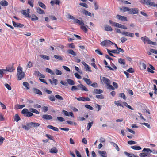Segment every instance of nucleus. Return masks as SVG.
Listing matches in <instances>:
<instances>
[{
    "label": "nucleus",
    "instance_id": "nucleus-11",
    "mask_svg": "<svg viewBox=\"0 0 157 157\" xmlns=\"http://www.w3.org/2000/svg\"><path fill=\"white\" fill-rule=\"evenodd\" d=\"M34 74L35 75H37V76L39 77L40 78H44L45 77V76L44 75L40 73L38 71H35L34 72Z\"/></svg>",
    "mask_w": 157,
    "mask_h": 157
},
{
    "label": "nucleus",
    "instance_id": "nucleus-26",
    "mask_svg": "<svg viewBox=\"0 0 157 157\" xmlns=\"http://www.w3.org/2000/svg\"><path fill=\"white\" fill-rule=\"evenodd\" d=\"M82 10L83 13L86 15L91 16V14L90 12L86 10L85 9L83 10Z\"/></svg>",
    "mask_w": 157,
    "mask_h": 157
},
{
    "label": "nucleus",
    "instance_id": "nucleus-63",
    "mask_svg": "<svg viewBox=\"0 0 157 157\" xmlns=\"http://www.w3.org/2000/svg\"><path fill=\"white\" fill-rule=\"evenodd\" d=\"M129 33L127 32L124 31L123 32L121 33V34L123 35H124L127 36H128L129 35V33Z\"/></svg>",
    "mask_w": 157,
    "mask_h": 157
},
{
    "label": "nucleus",
    "instance_id": "nucleus-40",
    "mask_svg": "<svg viewBox=\"0 0 157 157\" xmlns=\"http://www.w3.org/2000/svg\"><path fill=\"white\" fill-rule=\"evenodd\" d=\"M38 19V17L34 14L32 15L31 20L32 21L37 20Z\"/></svg>",
    "mask_w": 157,
    "mask_h": 157
},
{
    "label": "nucleus",
    "instance_id": "nucleus-19",
    "mask_svg": "<svg viewBox=\"0 0 157 157\" xmlns=\"http://www.w3.org/2000/svg\"><path fill=\"white\" fill-rule=\"evenodd\" d=\"M86 27H88V26L86 25H82L81 26V29L83 30L85 33H86L88 31V29L86 28Z\"/></svg>",
    "mask_w": 157,
    "mask_h": 157
},
{
    "label": "nucleus",
    "instance_id": "nucleus-46",
    "mask_svg": "<svg viewBox=\"0 0 157 157\" xmlns=\"http://www.w3.org/2000/svg\"><path fill=\"white\" fill-rule=\"evenodd\" d=\"M107 88L109 90H115V88L113 86L110 85V84H108L107 85Z\"/></svg>",
    "mask_w": 157,
    "mask_h": 157
},
{
    "label": "nucleus",
    "instance_id": "nucleus-50",
    "mask_svg": "<svg viewBox=\"0 0 157 157\" xmlns=\"http://www.w3.org/2000/svg\"><path fill=\"white\" fill-rule=\"evenodd\" d=\"M55 97L56 98L59 100H63V98L61 96L58 94L55 95Z\"/></svg>",
    "mask_w": 157,
    "mask_h": 157
},
{
    "label": "nucleus",
    "instance_id": "nucleus-30",
    "mask_svg": "<svg viewBox=\"0 0 157 157\" xmlns=\"http://www.w3.org/2000/svg\"><path fill=\"white\" fill-rule=\"evenodd\" d=\"M67 52L68 53L73 56H76L77 55L76 53L72 49H69L67 50Z\"/></svg>",
    "mask_w": 157,
    "mask_h": 157
},
{
    "label": "nucleus",
    "instance_id": "nucleus-5",
    "mask_svg": "<svg viewBox=\"0 0 157 157\" xmlns=\"http://www.w3.org/2000/svg\"><path fill=\"white\" fill-rule=\"evenodd\" d=\"M139 10L135 8H130V11L128 12L129 14H137L138 13Z\"/></svg>",
    "mask_w": 157,
    "mask_h": 157
},
{
    "label": "nucleus",
    "instance_id": "nucleus-57",
    "mask_svg": "<svg viewBox=\"0 0 157 157\" xmlns=\"http://www.w3.org/2000/svg\"><path fill=\"white\" fill-rule=\"evenodd\" d=\"M79 5L86 8H88V5L85 3H80Z\"/></svg>",
    "mask_w": 157,
    "mask_h": 157
},
{
    "label": "nucleus",
    "instance_id": "nucleus-44",
    "mask_svg": "<svg viewBox=\"0 0 157 157\" xmlns=\"http://www.w3.org/2000/svg\"><path fill=\"white\" fill-rule=\"evenodd\" d=\"M111 144L113 145L114 147H115L116 149H117L118 151H119V148L118 145L116 144L114 142H111Z\"/></svg>",
    "mask_w": 157,
    "mask_h": 157
},
{
    "label": "nucleus",
    "instance_id": "nucleus-28",
    "mask_svg": "<svg viewBox=\"0 0 157 157\" xmlns=\"http://www.w3.org/2000/svg\"><path fill=\"white\" fill-rule=\"evenodd\" d=\"M67 83L71 85H73L75 84V83L74 81L72 79H67Z\"/></svg>",
    "mask_w": 157,
    "mask_h": 157
},
{
    "label": "nucleus",
    "instance_id": "nucleus-36",
    "mask_svg": "<svg viewBox=\"0 0 157 157\" xmlns=\"http://www.w3.org/2000/svg\"><path fill=\"white\" fill-rule=\"evenodd\" d=\"M131 147L134 150H140L141 149V148L140 146H132Z\"/></svg>",
    "mask_w": 157,
    "mask_h": 157
},
{
    "label": "nucleus",
    "instance_id": "nucleus-34",
    "mask_svg": "<svg viewBox=\"0 0 157 157\" xmlns=\"http://www.w3.org/2000/svg\"><path fill=\"white\" fill-rule=\"evenodd\" d=\"M118 62L120 64L123 65H124L125 64V60L122 58H120L118 59Z\"/></svg>",
    "mask_w": 157,
    "mask_h": 157
},
{
    "label": "nucleus",
    "instance_id": "nucleus-51",
    "mask_svg": "<svg viewBox=\"0 0 157 157\" xmlns=\"http://www.w3.org/2000/svg\"><path fill=\"white\" fill-rule=\"evenodd\" d=\"M93 124V121H92L91 122L89 123L88 124V125L87 127V129L88 130H89L91 127L92 126Z\"/></svg>",
    "mask_w": 157,
    "mask_h": 157
},
{
    "label": "nucleus",
    "instance_id": "nucleus-24",
    "mask_svg": "<svg viewBox=\"0 0 157 157\" xmlns=\"http://www.w3.org/2000/svg\"><path fill=\"white\" fill-rule=\"evenodd\" d=\"M105 30L107 31H111L113 29L109 25H106L104 27Z\"/></svg>",
    "mask_w": 157,
    "mask_h": 157
},
{
    "label": "nucleus",
    "instance_id": "nucleus-39",
    "mask_svg": "<svg viewBox=\"0 0 157 157\" xmlns=\"http://www.w3.org/2000/svg\"><path fill=\"white\" fill-rule=\"evenodd\" d=\"M34 90L35 91V92L36 93L39 95H42V93L40 90L36 88H34Z\"/></svg>",
    "mask_w": 157,
    "mask_h": 157
},
{
    "label": "nucleus",
    "instance_id": "nucleus-52",
    "mask_svg": "<svg viewBox=\"0 0 157 157\" xmlns=\"http://www.w3.org/2000/svg\"><path fill=\"white\" fill-rule=\"evenodd\" d=\"M55 97L54 95H52L50 96L48 98L49 100L52 101H54L55 100Z\"/></svg>",
    "mask_w": 157,
    "mask_h": 157
},
{
    "label": "nucleus",
    "instance_id": "nucleus-21",
    "mask_svg": "<svg viewBox=\"0 0 157 157\" xmlns=\"http://www.w3.org/2000/svg\"><path fill=\"white\" fill-rule=\"evenodd\" d=\"M0 4L3 6H7L8 5V2L6 0H2L0 2Z\"/></svg>",
    "mask_w": 157,
    "mask_h": 157
},
{
    "label": "nucleus",
    "instance_id": "nucleus-17",
    "mask_svg": "<svg viewBox=\"0 0 157 157\" xmlns=\"http://www.w3.org/2000/svg\"><path fill=\"white\" fill-rule=\"evenodd\" d=\"M83 79L84 80L85 82L88 85L91 84L92 82L90 79L86 78H83Z\"/></svg>",
    "mask_w": 157,
    "mask_h": 157
},
{
    "label": "nucleus",
    "instance_id": "nucleus-13",
    "mask_svg": "<svg viewBox=\"0 0 157 157\" xmlns=\"http://www.w3.org/2000/svg\"><path fill=\"white\" fill-rule=\"evenodd\" d=\"M117 17L118 19L121 21H126L127 20V17L124 16H122L119 15H117Z\"/></svg>",
    "mask_w": 157,
    "mask_h": 157
},
{
    "label": "nucleus",
    "instance_id": "nucleus-3",
    "mask_svg": "<svg viewBox=\"0 0 157 157\" xmlns=\"http://www.w3.org/2000/svg\"><path fill=\"white\" fill-rule=\"evenodd\" d=\"M140 2L143 4L149 5L152 6H154V2H151V0H140Z\"/></svg>",
    "mask_w": 157,
    "mask_h": 157
},
{
    "label": "nucleus",
    "instance_id": "nucleus-58",
    "mask_svg": "<svg viewBox=\"0 0 157 157\" xmlns=\"http://www.w3.org/2000/svg\"><path fill=\"white\" fill-rule=\"evenodd\" d=\"M33 0H29L28 3L31 6L33 7Z\"/></svg>",
    "mask_w": 157,
    "mask_h": 157
},
{
    "label": "nucleus",
    "instance_id": "nucleus-49",
    "mask_svg": "<svg viewBox=\"0 0 157 157\" xmlns=\"http://www.w3.org/2000/svg\"><path fill=\"white\" fill-rule=\"evenodd\" d=\"M124 105L125 106L127 107L128 108L131 109L132 110H134V109L130 105H129L126 102H124Z\"/></svg>",
    "mask_w": 157,
    "mask_h": 157
},
{
    "label": "nucleus",
    "instance_id": "nucleus-42",
    "mask_svg": "<svg viewBox=\"0 0 157 157\" xmlns=\"http://www.w3.org/2000/svg\"><path fill=\"white\" fill-rule=\"evenodd\" d=\"M38 4H39V6L40 7H41V8H42L44 9H46V6L45 5L44 3H43L42 2H39Z\"/></svg>",
    "mask_w": 157,
    "mask_h": 157
},
{
    "label": "nucleus",
    "instance_id": "nucleus-43",
    "mask_svg": "<svg viewBox=\"0 0 157 157\" xmlns=\"http://www.w3.org/2000/svg\"><path fill=\"white\" fill-rule=\"evenodd\" d=\"M20 120V118L17 114H16L15 115L14 121L16 122H18Z\"/></svg>",
    "mask_w": 157,
    "mask_h": 157
},
{
    "label": "nucleus",
    "instance_id": "nucleus-25",
    "mask_svg": "<svg viewBox=\"0 0 157 157\" xmlns=\"http://www.w3.org/2000/svg\"><path fill=\"white\" fill-rule=\"evenodd\" d=\"M103 92L102 90L101 89H95L94 90L93 93L95 94H100Z\"/></svg>",
    "mask_w": 157,
    "mask_h": 157
},
{
    "label": "nucleus",
    "instance_id": "nucleus-10",
    "mask_svg": "<svg viewBox=\"0 0 157 157\" xmlns=\"http://www.w3.org/2000/svg\"><path fill=\"white\" fill-rule=\"evenodd\" d=\"M114 24H115V26L116 27L119 28H121L123 29H127V28L123 25L117 23H115Z\"/></svg>",
    "mask_w": 157,
    "mask_h": 157
},
{
    "label": "nucleus",
    "instance_id": "nucleus-29",
    "mask_svg": "<svg viewBox=\"0 0 157 157\" xmlns=\"http://www.w3.org/2000/svg\"><path fill=\"white\" fill-rule=\"evenodd\" d=\"M54 57L56 59H57L58 60H62L63 59V56H61L59 55H54Z\"/></svg>",
    "mask_w": 157,
    "mask_h": 157
},
{
    "label": "nucleus",
    "instance_id": "nucleus-14",
    "mask_svg": "<svg viewBox=\"0 0 157 157\" xmlns=\"http://www.w3.org/2000/svg\"><path fill=\"white\" fill-rule=\"evenodd\" d=\"M102 80L103 82L106 84V85L111 83L110 80L107 78L103 77Z\"/></svg>",
    "mask_w": 157,
    "mask_h": 157
},
{
    "label": "nucleus",
    "instance_id": "nucleus-62",
    "mask_svg": "<svg viewBox=\"0 0 157 157\" xmlns=\"http://www.w3.org/2000/svg\"><path fill=\"white\" fill-rule=\"evenodd\" d=\"M119 96L120 97L124 99L125 100L126 98L125 97V94L123 93H121L119 94Z\"/></svg>",
    "mask_w": 157,
    "mask_h": 157
},
{
    "label": "nucleus",
    "instance_id": "nucleus-6",
    "mask_svg": "<svg viewBox=\"0 0 157 157\" xmlns=\"http://www.w3.org/2000/svg\"><path fill=\"white\" fill-rule=\"evenodd\" d=\"M78 90H84L86 91H88V89L82 84H79L77 85Z\"/></svg>",
    "mask_w": 157,
    "mask_h": 157
},
{
    "label": "nucleus",
    "instance_id": "nucleus-35",
    "mask_svg": "<svg viewBox=\"0 0 157 157\" xmlns=\"http://www.w3.org/2000/svg\"><path fill=\"white\" fill-rule=\"evenodd\" d=\"M46 71L47 72L50 73L52 75H54L55 74L54 72L49 68H46Z\"/></svg>",
    "mask_w": 157,
    "mask_h": 157
},
{
    "label": "nucleus",
    "instance_id": "nucleus-38",
    "mask_svg": "<svg viewBox=\"0 0 157 157\" xmlns=\"http://www.w3.org/2000/svg\"><path fill=\"white\" fill-rule=\"evenodd\" d=\"M105 41L106 46H109L113 44V43L109 40H105Z\"/></svg>",
    "mask_w": 157,
    "mask_h": 157
},
{
    "label": "nucleus",
    "instance_id": "nucleus-37",
    "mask_svg": "<svg viewBox=\"0 0 157 157\" xmlns=\"http://www.w3.org/2000/svg\"><path fill=\"white\" fill-rule=\"evenodd\" d=\"M130 9L128 7H123L122 8L120 9V10H122L123 12L128 11V12L130 11Z\"/></svg>",
    "mask_w": 157,
    "mask_h": 157
},
{
    "label": "nucleus",
    "instance_id": "nucleus-15",
    "mask_svg": "<svg viewBox=\"0 0 157 157\" xmlns=\"http://www.w3.org/2000/svg\"><path fill=\"white\" fill-rule=\"evenodd\" d=\"M98 153L102 157H107V153L105 151H98Z\"/></svg>",
    "mask_w": 157,
    "mask_h": 157
},
{
    "label": "nucleus",
    "instance_id": "nucleus-22",
    "mask_svg": "<svg viewBox=\"0 0 157 157\" xmlns=\"http://www.w3.org/2000/svg\"><path fill=\"white\" fill-rule=\"evenodd\" d=\"M14 70V67L13 66H8L6 67V71H8L10 72H12Z\"/></svg>",
    "mask_w": 157,
    "mask_h": 157
},
{
    "label": "nucleus",
    "instance_id": "nucleus-16",
    "mask_svg": "<svg viewBox=\"0 0 157 157\" xmlns=\"http://www.w3.org/2000/svg\"><path fill=\"white\" fill-rule=\"evenodd\" d=\"M73 22L75 23H77L81 26L82 25H84V24L82 21L78 19H76L74 20Z\"/></svg>",
    "mask_w": 157,
    "mask_h": 157
},
{
    "label": "nucleus",
    "instance_id": "nucleus-41",
    "mask_svg": "<svg viewBox=\"0 0 157 157\" xmlns=\"http://www.w3.org/2000/svg\"><path fill=\"white\" fill-rule=\"evenodd\" d=\"M124 154L128 157H133V156H134V155L132 153H128L126 151L124 152Z\"/></svg>",
    "mask_w": 157,
    "mask_h": 157
},
{
    "label": "nucleus",
    "instance_id": "nucleus-7",
    "mask_svg": "<svg viewBox=\"0 0 157 157\" xmlns=\"http://www.w3.org/2000/svg\"><path fill=\"white\" fill-rule=\"evenodd\" d=\"M141 39L144 44L147 43L148 44H149L151 41L149 38L146 36L141 37Z\"/></svg>",
    "mask_w": 157,
    "mask_h": 157
},
{
    "label": "nucleus",
    "instance_id": "nucleus-64",
    "mask_svg": "<svg viewBox=\"0 0 157 157\" xmlns=\"http://www.w3.org/2000/svg\"><path fill=\"white\" fill-rule=\"evenodd\" d=\"M75 151L76 152V155L78 157H82L80 153V152L77 150V149H75Z\"/></svg>",
    "mask_w": 157,
    "mask_h": 157
},
{
    "label": "nucleus",
    "instance_id": "nucleus-8",
    "mask_svg": "<svg viewBox=\"0 0 157 157\" xmlns=\"http://www.w3.org/2000/svg\"><path fill=\"white\" fill-rule=\"evenodd\" d=\"M23 128L26 130H28L31 128H32V122L27 123L26 125H23L22 126Z\"/></svg>",
    "mask_w": 157,
    "mask_h": 157
},
{
    "label": "nucleus",
    "instance_id": "nucleus-56",
    "mask_svg": "<svg viewBox=\"0 0 157 157\" xmlns=\"http://www.w3.org/2000/svg\"><path fill=\"white\" fill-rule=\"evenodd\" d=\"M121 101L120 100L116 101L114 102V104L117 106H122L121 104Z\"/></svg>",
    "mask_w": 157,
    "mask_h": 157
},
{
    "label": "nucleus",
    "instance_id": "nucleus-61",
    "mask_svg": "<svg viewBox=\"0 0 157 157\" xmlns=\"http://www.w3.org/2000/svg\"><path fill=\"white\" fill-rule=\"evenodd\" d=\"M75 98L77 99L78 101H84V97H80L79 98H77L75 97Z\"/></svg>",
    "mask_w": 157,
    "mask_h": 157
},
{
    "label": "nucleus",
    "instance_id": "nucleus-1",
    "mask_svg": "<svg viewBox=\"0 0 157 157\" xmlns=\"http://www.w3.org/2000/svg\"><path fill=\"white\" fill-rule=\"evenodd\" d=\"M142 151L144 152L139 154V155L141 157H150V156L149 154L152 152V151L150 149L146 148H144Z\"/></svg>",
    "mask_w": 157,
    "mask_h": 157
},
{
    "label": "nucleus",
    "instance_id": "nucleus-23",
    "mask_svg": "<svg viewBox=\"0 0 157 157\" xmlns=\"http://www.w3.org/2000/svg\"><path fill=\"white\" fill-rule=\"evenodd\" d=\"M22 13L24 14L25 16L29 18H30L31 16L29 15L28 12H27L26 10H23L22 12Z\"/></svg>",
    "mask_w": 157,
    "mask_h": 157
},
{
    "label": "nucleus",
    "instance_id": "nucleus-54",
    "mask_svg": "<svg viewBox=\"0 0 157 157\" xmlns=\"http://www.w3.org/2000/svg\"><path fill=\"white\" fill-rule=\"evenodd\" d=\"M96 98L98 99H103L104 98V95L102 94L96 95Z\"/></svg>",
    "mask_w": 157,
    "mask_h": 157
},
{
    "label": "nucleus",
    "instance_id": "nucleus-53",
    "mask_svg": "<svg viewBox=\"0 0 157 157\" xmlns=\"http://www.w3.org/2000/svg\"><path fill=\"white\" fill-rule=\"evenodd\" d=\"M32 127H38L40 126V124L38 123L32 122Z\"/></svg>",
    "mask_w": 157,
    "mask_h": 157
},
{
    "label": "nucleus",
    "instance_id": "nucleus-20",
    "mask_svg": "<svg viewBox=\"0 0 157 157\" xmlns=\"http://www.w3.org/2000/svg\"><path fill=\"white\" fill-rule=\"evenodd\" d=\"M49 81L52 84H53V83L55 85H56L57 84V82L58 81V80L56 79L53 78L52 79V80L51 79H50L49 80Z\"/></svg>",
    "mask_w": 157,
    "mask_h": 157
},
{
    "label": "nucleus",
    "instance_id": "nucleus-33",
    "mask_svg": "<svg viewBox=\"0 0 157 157\" xmlns=\"http://www.w3.org/2000/svg\"><path fill=\"white\" fill-rule=\"evenodd\" d=\"M47 127L49 129H52L55 131H58L59 130L58 128L54 127H53L52 125H48L47 126Z\"/></svg>",
    "mask_w": 157,
    "mask_h": 157
},
{
    "label": "nucleus",
    "instance_id": "nucleus-59",
    "mask_svg": "<svg viewBox=\"0 0 157 157\" xmlns=\"http://www.w3.org/2000/svg\"><path fill=\"white\" fill-rule=\"evenodd\" d=\"M94 8L95 10H97L98 9L99 6L97 4V2L96 1H94Z\"/></svg>",
    "mask_w": 157,
    "mask_h": 157
},
{
    "label": "nucleus",
    "instance_id": "nucleus-47",
    "mask_svg": "<svg viewBox=\"0 0 157 157\" xmlns=\"http://www.w3.org/2000/svg\"><path fill=\"white\" fill-rule=\"evenodd\" d=\"M23 85L25 86V87L26 88V89H29V84L27 82H24L23 83Z\"/></svg>",
    "mask_w": 157,
    "mask_h": 157
},
{
    "label": "nucleus",
    "instance_id": "nucleus-55",
    "mask_svg": "<svg viewBox=\"0 0 157 157\" xmlns=\"http://www.w3.org/2000/svg\"><path fill=\"white\" fill-rule=\"evenodd\" d=\"M86 108L87 109H89L90 110H93L94 109V108L91 106H90L89 105L86 104L85 105Z\"/></svg>",
    "mask_w": 157,
    "mask_h": 157
},
{
    "label": "nucleus",
    "instance_id": "nucleus-2",
    "mask_svg": "<svg viewBox=\"0 0 157 157\" xmlns=\"http://www.w3.org/2000/svg\"><path fill=\"white\" fill-rule=\"evenodd\" d=\"M17 75L19 80H21L24 77L25 74L22 72L21 67H19L17 68Z\"/></svg>",
    "mask_w": 157,
    "mask_h": 157
},
{
    "label": "nucleus",
    "instance_id": "nucleus-45",
    "mask_svg": "<svg viewBox=\"0 0 157 157\" xmlns=\"http://www.w3.org/2000/svg\"><path fill=\"white\" fill-rule=\"evenodd\" d=\"M55 72L56 74L57 75H61L62 74V72L57 69H56L55 70Z\"/></svg>",
    "mask_w": 157,
    "mask_h": 157
},
{
    "label": "nucleus",
    "instance_id": "nucleus-48",
    "mask_svg": "<svg viewBox=\"0 0 157 157\" xmlns=\"http://www.w3.org/2000/svg\"><path fill=\"white\" fill-rule=\"evenodd\" d=\"M25 107L24 105H15V108L17 109H20Z\"/></svg>",
    "mask_w": 157,
    "mask_h": 157
},
{
    "label": "nucleus",
    "instance_id": "nucleus-32",
    "mask_svg": "<svg viewBox=\"0 0 157 157\" xmlns=\"http://www.w3.org/2000/svg\"><path fill=\"white\" fill-rule=\"evenodd\" d=\"M29 111L33 113H35L36 114H39V112H38V111L36 109H35L33 108H31L30 109H29Z\"/></svg>",
    "mask_w": 157,
    "mask_h": 157
},
{
    "label": "nucleus",
    "instance_id": "nucleus-60",
    "mask_svg": "<svg viewBox=\"0 0 157 157\" xmlns=\"http://www.w3.org/2000/svg\"><path fill=\"white\" fill-rule=\"evenodd\" d=\"M6 71V69H0V77L2 78L3 74V71Z\"/></svg>",
    "mask_w": 157,
    "mask_h": 157
},
{
    "label": "nucleus",
    "instance_id": "nucleus-12",
    "mask_svg": "<svg viewBox=\"0 0 157 157\" xmlns=\"http://www.w3.org/2000/svg\"><path fill=\"white\" fill-rule=\"evenodd\" d=\"M42 118L44 120H51L52 119V116L48 114H44L42 115Z\"/></svg>",
    "mask_w": 157,
    "mask_h": 157
},
{
    "label": "nucleus",
    "instance_id": "nucleus-31",
    "mask_svg": "<svg viewBox=\"0 0 157 157\" xmlns=\"http://www.w3.org/2000/svg\"><path fill=\"white\" fill-rule=\"evenodd\" d=\"M49 151L51 153H56L58 152V150L56 148L53 147L50 149Z\"/></svg>",
    "mask_w": 157,
    "mask_h": 157
},
{
    "label": "nucleus",
    "instance_id": "nucleus-4",
    "mask_svg": "<svg viewBox=\"0 0 157 157\" xmlns=\"http://www.w3.org/2000/svg\"><path fill=\"white\" fill-rule=\"evenodd\" d=\"M21 113L22 114H25L26 117H31L33 115L31 112L28 111V110L27 109L25 108L24 109L21 111Z\"/></svg>",
    "mask_w": 157,
    "mask_h": 157
},
{
    "label": "nucleus",
    "instance_id": "nucleus-27",
    "mask_svg": "<svg viewBox=\"0 0 157 157\" xmlns=\"http://www.w3.org/2000/svg\"><path fill=\"white\" fill-rule=\"evenodd\" d=\"M40 57L44 60H49L50 59L49 56H48L44 55H40Z\"/></svg>",
    "mask_w": 157,
    "mask_h": 157
},
{
    "label": "nucleus",
    "instance_id": "nucleus-9",
    "mask_svg": "<svg viewBox=\"0 0 157 157\" xmlns=\"http://www.w3.org/2000/svg\"><path fill=\"white\" fill-rule=\"evenodd\" d=\"M12 23L13 25L15 27L22 28L24 26L23 24L19 23H17L13 21H12Z\"/></svg>",
    "mask_w": 157,
    "mask_h": 157
},
{
    "label": "nucleus",
    "instance_id": "nucleus-18",
    "mask_svg": "<svg viewBox=\"0 0 157 157\" xmlns=\"http://www.w3.org/2000/svg\"><path fill=\"white\" fill-rule=\"evenodd\" d=\"M36 12L40 14H44L45 12L41 8L38 7L36 9Z\"/></svg>",
    "mask_w": 157,
    "mask_h": 157
}]
</instances>
